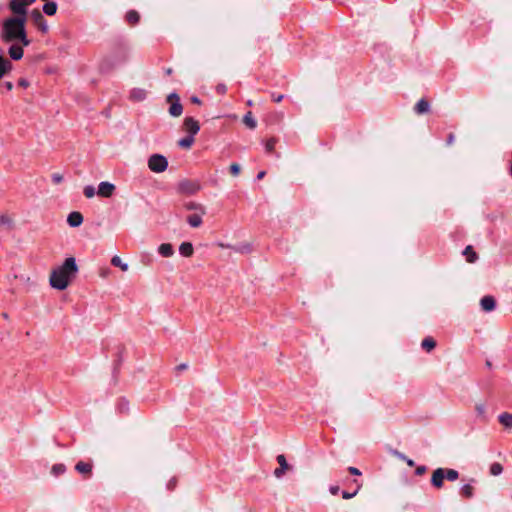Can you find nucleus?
Returning a JSON list of instances; mask_svg holds the SVG:
<instances>
[{
	"instance_id": "15",
	"label": "nucleus",
	"mask_w": 512,
	"mask_h": 512,
	"mask_svg": "<svg viewBox=\"0 0 512 512\" xmlns=\"http://www.w3.org/2000/svg\"><path fill=\"white\" fill-rule=\"evenodd\" d=\"M0 227L5 230H11L14 227L13 217L9 214H0Z\"/></svg>"
},
{
	"instance_id": "34",
	"label": "nucleus",
	"mask_w": 512,
	"mask_h": 512,
	"mask_svg": "<svg viewBox=\"0 0 512 512\" xmlns=\"http://www.w3.org/2000/svg\"><path fill=\"white\" fill-rule=\"evenodd\" d=\"M66 468L63 464H55L53 467H52V473L55 475V476H58V475H61L65 472Z\"/></svg>"
},
{
	"instance_id": "41",
	"label": "nucleus",
	"mask_w": 512,
	"mask_h": 512,
	"mask_svg": "<svg viewBox=\"0 0 512 512\" xmlns=\"http://www.w3.org/2000/svg\"><path fill=\"white\" fill-rule=\"evenodd\" d=\"M18 85H19L20 87L27 88V87L30 85V83H29V81H28L27 79H25V78H21V79H19V81H18Z\"/></svg>"
},
{
	"instance_id": "50",
	"label": "nucleus",
	"mask_w": 512,
	"mask_h": 512,
	"mask_svg": "<svg viewBox=\"0 0 512 512\" xmlns=\"http://www.w3.org/2000/svg\"><path fill=\"white\" fill-rule=\"evenodd\" d=\"M192 102L196 104H200L201 101L197 97H192Z\"/></svg>"
},
{
	"instance_id": "10",
	"label": "nucleus",
	"mask_w": 512,
	"mask_h": 512,
	"mask_svg": "<svg viewBox=\"0 0 512 512\" xmlns=\"http://www.w3.org/2000/svg\"><path fill=\"white\" fill-rule=\"evenodd\" d=\"M13 69V64L10 60L0 54V81Z\"/></svg>"
},
{
	"instance_id": "4",
	"label": "nucleus",
	"mask_w": 512,
	"mask_h": 512,
	"mask_svg": "<svg viewBox=\"0 0 512 512\" xmlns=\"http://www.w3.org/2000/svg\"><path fill=\"white\" fill-rule=\"evenodd\" d=\"M220 247L224 248V253L227 254H250L253 252L252 246L248 242H243L235 245H224L218 244Z\"/></svg>"
},
{
	"instance_id": "5",
	"label": "nucleus",
	"mask_w": 512,
	"mask_h": 512,
	"mask_svg": "<svg viewBox=\"0 0 512 512\" xmlns=\"http://www.w3.org/2000/svg\"><path fill=\"white\" fill-rule=\"evenodd\" d=\"M35 0H10L9 7L16 16L26 17L27 6L31 5Z\"/></svg>"
},
{
	"instance_id": "49",
	"label": "nucleus",
	"mask_w": 512,
	"mask_h": 512,
	"mask_svg": "<svg viewBox=\"0 0 512 512\" xmlns=\"http://www.w3.org/2000/svg\"><path fill=\"white\" fill-rule=\"evenodd\" d=\"M264 176H265V172H264V171H261V172H259V173H258V175H257V179H258V180H261Z\"/></svg>"
},
{
	"instance_id": "56",
	"label": "nucleus",
	"mask_w": 512,
	"mask_h": 512,
	"mask_svg": "<svg viewBox=\"0 0 512 512\" xmlns=\"http://www.w3.org/2000/svg\"><path fill=\"white\" fill-rule=\"evenodd\" d=\"M171 485H172V486H175V483H174V482H170L169 487H170Z\"/></svg>"
},
{
	"instance_id": "45",
	"label": "nucleus",
	"mask_w": 512,
	"mask_h": 512,
	"mask_svg": "<svg viewBox=\"0 0 512 512\" xmlns=\"http://www.w3.org/2000/svg\"><path fill=\"white\" fill-rule=\"evenodd\" d=\"M425 472H426L425 466H418L415 471L416 475H419V476L423 475Z\"/></svg>"
},
{
	"instance_id": "47",
	"label": "nucleus",
	"mask_w": 512,
	"mask_h": 512,
	"mask_svg": "<svg viewBox=\"0 0 512 512\" xmlns=\"http://www.w3.org/2000/svg\"><path fill=\"white\" fill-rule=\"evenodd\" d=\"M3 85L8 91H11L13 89V83L10 81H6Z\"/></svg>"
},
{
	"instance_id": "52",
	"label": "nucleus",
	"mask_w": 512,
	"mask_h": 512,
	"mask_svg": "<svg viewBox=\"0 0 512 512\" xmlns=\"http://www.w3.org/2000/svg\"><path fill=\"white\" fill-rule=\"evenodd\" d=\"M475 259H476V258H473V257L467 258V260H468V262H469V263H473Z\"/></svg>"
},
{
	"instance_id": "42",
	"label": "nucleus",
	"mask_w": 512,
	"mask_h": 512,
	"mask_svg": "<svg viewBox=\"0 0 512 512\" xmlns=\"http://www.w3.org/2000/svg\"><path fill=\"white\" fill-rule=\"evenodd\" d=\"M356 494H357V490H356L355 492H353V493H349V492H347V491H343V492H342V497H343L344 499H351V498H353Z\"/></svg>"
},
{
	"instance_id": "12",
	"label": "nucleus",
	"mask_w": 512,
	"mask_h": 512,
	"mask_svg": "<svg viewBox=\"0 0 512 512\" xmlns=\"http://www.w3.org/2000/svg\"><path fill=\"white\" fill-rule=\"evenodd\" d=\"M147 97V91L143 88L135 87L130 91V99L135 102H141Z\"/></svg>"
},
{
	"instance_id": "54",
	"label": "nucleus",
	"mask_w": 512,
	"mask_h": 512,
	"mask_svg": "<svg viewBox=\"0 0 512 512\" xmlns=\"http://www.w3.org/2000/svg\"><path fill=\"white\" fill-rule=\"evenodd\" d=\"M179 368H181V369H185V368H186V365H185V364H182V365H180V366H179Z\"/></svg>"
},
{
	"instance_id": "1",
	"label": "nucleus",
	"mask_w": 512,
	"mask_h": 512,
	"mask_svg": "<svg viewBox=\"0 0 512 512\" xmlns=\"http://www.w3.org/2000/svg\"><path fill=\"white\" fill-rule=\"evenodd\" d=\"M78 273V266L75 258H66V260L54 267L50 274L49 283L52 288L57 290H65L75 279Z\"/></svg>"
},
{
	"instance_id": "37",
	"label": "nucleus",
	"mask_w": 512,
	"mask_h": 512,
	"mask_svg": "<svg viewBox=\"0 0 512 512\" xmlns=\"http://www.w3.org/2000/svg\"><path fill=\"white\" fill-rule=\"evenodd\" d=\"M240 171H241V167L239 164L232 163L230 165V172L232 173L233 176H238L240 174Z\"/></svg>"
},
{
	"instance_id": "39",
	"label": "nucleus",
	"mask_w": 512,
	"mask_h": 512,
	"mask_svg": "<svg viewBox=\"0 0 512 512\" xmlns=\"http://www.w3.org/2000/svg\"><path fill=\"white\" fill-rule=\"evenodd\" d=\"M398 457L402 460H404L408 466L413 467L415 465V462L412 459L407 458L405 455L401 453H397Z\"/></svg>"
},
{
	"instance_id": "11",
	"label": "nucleus",
	"mask_w": 512,
	"mask_h": 512,
	"mask_svg": "<svg viewBox=\"0 0 512 512\" xmlns=\"http://www.w3.org/2000/svg\"><path fill=\"white\" fill-rule=\"evenodd\" d=\"M277 462L279 464V468L275 469L274 475L276 478H281L284 473L289 469V465L286 461V458L284 455H278L277 456Z\"/></svg>"
},
{
	"instance_id": "24",
	"label": "nucleus",
	"mask_w": 512,
	"mask_h": 512,
	"mask_svg": "<svg viewBox=\"0 0 512 512\" xmlns=\"http://www.w3.org/2000/svg\"><path fill=\"white\" fill-rule=\"evenodd\" d=\"M174 250L170 243H163L158 247V253L163 256H169L173 254Z\"/></svg>"
},
{
	"instance_id": "36",
	"label": "nucleus",
	"mask_w": 512,
	"mask_h": 512,
	"mask_svg": "<svg viewBox=\"0 0 512 512\" xmlns=\"http://www.w3.org/2000/svg\"><path fill=\"white\" fill-rule=\"evenodd\" d=\"M475 410L480 417H485L486 406L484 403H478L475 406Z\"/></svg>"
},
{
	"instance_id": "38",
	"label": "nucleus",
	"mask_w": 512,
	"mask_h": 512,
	"mask_svg": "<svg viewBox=\"0 0 512 512\" xmlns=\"http://www.w3.org/2000/svg\"><path fill=\"white\" fill-rule=\"evenodd\" d=\"M275 140L274 139H269L266 143H265V149L267 152H272L274 147H275Z\"/></svg>"
},
{
	"instance_id": "46",
	"label": "nucleus",
	"mask_w": 512,
	"mask_h": 512,
	"mask_svg": "<svg viewBox=\"0 0 512 512\" xmlns=\"http://www.w3.org/2000/svg\"><path fill=\"white\" fill-rule=\"evenodd\" d=\"M329 491L332 495H337L339 492V486H336V485L330 486Z\"/></svg>"
},
{
	"instance_id": "19",
	"label": "nucleus",
	"mask_w": 512,
	"mask_h": 512,
	"mask_svg": "<svg viewBox=\"0 0 512 512\" xmlns=\"http://www.w3.org/2000/svg\"><path fill=\"white\" fill-rule=\"evenodd\" d=\"M111 263L113 266L120 268L121 271L126 272L129 268V264L126 261V258H111Z\"/></svg>"
},
{
	"instance_id": "7",
	"label": "nucleus",
	"mask_w": 512,
	"mask_h": 512,
	"mask_svg": "<svg viewBox=\"0 0 512 512\" xmlns=\"http://www.w3.org/2000/svg\"><path fill=\"white\" fill-rule=\"evenodd\" d=\"M184 130L190 134V136L196 135L200 130V125L198 121H196L192 117H187L183 123Z\"/></svg>"
},
{
	"instance_id": "21",
	"label": "nucleus",
	"mask_w": 512,
	"mask_h": 512,
	"mask_svg": "<svg viewBox=\"0 0 512 512\" xmlns=\"http://www.w3.org/2000/svg\"><path fill=\"white\" fill-rule=\"evenodd\" d=\"M179 252L183 256H189L194 253L193 245L190 242H183L179 247Z\"/></svg>"
},
{
	"instance_id": "25",
	"label": "nucleus",
	"mask_w": 512,
	"mask_h": 512,
	"mask_svg": "<svg viewBox=\"0 0 512 512\" xmlns=\"http://www.w3.org/2000/svg\"><path fill=\"white\" fill-rule=\"evenodd\" d=\"M43 11L45 14L52 16L57 11V4L55 2H47L43 6Z\"/></svg>"
},
{
	"instance_id": "20",
	"label": "nucleus",
	"mask_w": 512,
	"mask_h": 512,
	"mask_svg": "<svg viewBox=\"0 0 512 512\" xmlns=\"http://www.w3.org/2000/svg\"><path fill=\"white\" fill-rule=\"evenodd\" d=\"M461 495L466 499H471L474 496V487L472 484H464L460 489Z\"/></svg>"
},
{
	"instance_id": "17",
	"label": "nucleus",
	"mask_w": 512,
	"mask_h": 512,
	"mask_svg": "<svg viewBox=\"0 0 512 512\" xmlns=\"http://www.w3.org/2000/svg\"><path fill=\"white\" fill-rule=\"evenodd\" d=\"M35 22L37 27L43 32L46 33L49 29L47 21L44 19L41 13L37 12L35 14Z\"/></svg>"
},
{
	"instance_id": "2",
	"label": "nucleus",
	"mask_w": 512,
	"mask_h": 512,
	"mask_svg": "<svg viewBox=\"0 0 512 512\" xmlns=\"http://www.w3.org/2000/svg\"><path fill=\"white\" fill-rule=\"evenodd\" d=\"M26 17L14 16L4 20L1 39L4 42L19 41L23 46L30 45L25 31Z\"/></svg>"
},
{
	"instance_id": "53",
	"label": "nucleus",
	"mask_w": 512,
	"mask_h": 512,
	"mask_svg": "<svg viewBox=\"0 0 512 512\" xmlns=\"http://www.w3.org/2000/svg\"><path fill=\"white\" fill-rule=\"evenodd\" d=\"M453 141V135H450L449 136V143H451Z\"/></svg>"
},
{
	"instance_id": "30",
	"label": "nucleus",
	"mask_w": 512,
	"mask_h": 512,
	"mask_svg": "<svg viewBox=\"0 0 512 512\" xmlns=\"http://www.w3.org/2000/svg\"><path fill=\"white\" fill-rule=\"evenodd\" d=\"M445 478L451 482L459 478V473L455 469H445Z\"/></svg>"
},
{
	"instance_id": "14",
	"label": "nucleus",
	"mask_w": 512,
	"mask_h": 512,
	"mask_svg": "<svg viewBox=\"0 0 512 512\" xmlns=\"http://www.w3.org/2000/svg\"><path fill=\"white\" fill-rule=\"evenodd\" d=\"M83 222V216L79 212H71L67 217V223L71 227H78Z\"/></svg>"
},
{
	"instance_id": "16",
	"label": "nucleus",
	"mask_w": 512,
	"mask_h": 512,
	"mask_svg": "<svg viewBox=\"0 0 512 512\" xmlns=\"http://www.w3.org/2000/svg\"><path fill=\"white\" fill-rule=\"evenodd\" d=\"M23 54H24V52H23V48L21 46L12 45L9 48V56L13 60H20L23 57Z\"/></svg>"
},
{
	"instance_id": "23",
	"label": "nucleus",
	"mask_w": 512,
	"mask_h": 512,
	"mask_svg": "<svg viewBox=\"0 0 512 512\" xmlns=\"http://www.w3.org/2000/svg\"><path fill=\"white\" fill-rule=\"evenodd\" d=\"M421 346L427 352L433 350L436 346V342L432 337H426L422 340Z\"/></svg>"
},
{
	"instance_id": "31",
	"label": "nucleus",
	"mask_w": 512,
	"mask_h": 512,
	"mask_svg": "<svg viewBox=\"0 0 512 512\" xmlns=\"http://www.w3.org/2000/svg\"><path fill=\"white\" fill-rule=\"evenodd\" d=\"M139 14L138 12L131 10L126 14V19L131 24H136L139 21Z\"/></svg>"
},
{
	"instance_id": "26",
	"label": "nucleus",
	"mask_w": 512,
	"mask_h": 512,
	"mask_svg": "<svg viewBox=\"0 0 512 512\" xmlns=\"http://www.w3.org/2000/svg\"><path fill=\"white\" fill-rule=\"evenodd\" d=\"M243 122L250 129H254L257 125L256 120L254 119L251 112H247L243 118Z\"/></svg>"
},
{
	"instance_id": "44",
	"label": "nucleus",
	"mask_w": 512,
	"mask_h": 512,
	"mask_svg": "<svg viewBox=\"0 0 512 512\" xmlns=\"http://www.w3.org/2000/svg\"><path fill=\"white\" fill-rule=\"evenodd\" d=\"M348 471L352 474V475H356V476H359L361 475V472L358 468L356 467H349L348 468Z\"/></svg>"
},
{
	"instance_id": "55",
	"label": "nucleus",
	"mask_w": 512,
	"mask_h": 512,
	"mask_svg": "<svg viewBox=\"0 0 512 512\" xmlns=\"http://www.w3.org/2000/svg\"><path fill=\"white\" fill-rule=\"evenodd\" d=\"M171 485H172V486H175V483H174V482H170L169 487H170Z\"/></svg>"
},
{
	"instance_id": "28",
	"label": "nucleus",
	"mask_w": 512,
	"mask_h": 512,
	"mask_svg": "<svg viewBox=\"0 0 512 512\" xmlns=\"http://www.w3.org/2000/svg\"><path fill=\"white\" fill-rule=\"evenodd\" d=\"M194 143V136H188L178 141V145L181 148L189 149Z\"/></svg>"
},
{
	"instance_id": "18",
	"label": "nucleus",
	"mask_w": 512,
	"mask_h": 512,
	"mask_svg": "<svg viewBox=\"0 0 512 512\" xmlns=\"http://www.w3.org/2000/svg\"><path fill=\"white\" fill-rule=\"evenodd\" d=\"M75 469L84 475H89L92 470V464L80 461L76 464Z\"/></svg>"
},
{
	"instance_id": "27",
	"label": "nucleus",
	"mask_w": 512,
	"mask_h": 512,
	"mask_svg": "<svg viewBox=\"0 0 512 512\" xmlns=\"http://www.w3.org/2000/svg\"><path fill=\"white\" fill-rule=\"evenodd\" d=\"M417 113L422 114L429 110V103L423 99L419 100L415 106Z\"/></svg>"
},
{
	"instance_id": "33",
	"label": "nucleus",
	"mask_w": 512,
	"mask_h": 512,
	"mask_svg": "<svg viewBox=\"0 0 512 512\" xmlns=\"http://www.w3.org/2000/svg\"><path fill=\"white\" fill-rule=\"evenodd\" d=\"M188 223H189V225H190V226H192V227H198V226H200V225H201V223H202V219H201V217H200V216H198V215H191V216H189V218H188Z\"/></svg>"
},
{
	"instance_id": "9",
	"label": "nucleus",
	"mask_w": 512,
	"mask_h": 512,
	"mask_svg": "<svg viewBox=\"0 0 512 512\" xmlns=\"http://www.w3.org/2000/svg\"><path fill=\"white\" fill-rule=\"evenodd\" d=\"M115 191V185L110 183V182H107V181H103V182H100L99 186H98V190H97V194L101 197H110Z\"/></svg>"
},
{
	"instance_id": "51",
	"label": "nucleus",
	"mask_w": 512,
	"mask_h": 512,
	"mask_svg": "<svg viewBox=\"0 0 512 512\" xmlns=\"http://www.w3.org/2000/svg\"><path fill=\"white\" fill-rule=\"evenodd\" d=\"M226 90L225 86H218V91L224 93Z\"/></svg>"
},
{
	"instance_id": "13",
	"label": "nucleus",
	"mask_w": 512,
	"mask_h": 512,
	"mask_svg": "<svg viewBox=\"0 0 512 512\" xmlns=\"http://www.w3.org/2000/svg\"><path fill=\"white\" fill-rule=\"evenodd\" d=\"M480 305L483 311L491 312L495 309L496 302L492 296H484L480 301Z\"/></svg>"
},
{
	"instance_id": "3",
	"label": "nucleus",
	"mask_w": 512,
	"mask_h": 512,
	"mask_svg": "<svg viewBox=\"0 0 512 512\" xmlns=\"http://www.w3.org/2000/svg\"><path fill=\"white\" fill-rule=\"evenodd\" d=\"M148 168L154 173H162L168 168V160L161 154H153L148 158Z\"/></svg>"
},
{
	"instance_id": "48",
	"label": "nucleus",
	"mask_w": 512,
	"mask_h": 512,
	"mask_svg": "<svg viewBox=\"0 0 512 512\" xmlns=\"http://www.w3.org/2000/svg\"><path fill=\"white\" fill-rule=\"evenodd\" d=\"M283 98H284V96H283V95H272V99H273V101H275V102H277V103H278V102H281Z\"/></svg>"
},
{
	"instance_id": "6",
	"label": "nucleus",
	"mask_w": 512,
	"mask_h": 512,
	"mask_svg": "<svg viewBox=\"0 0 512 512\" xmlns=\"http://www.w3.org/2000/svg\"><path fill=\"white\" fill-rule=\"evenodd\" d=\"M167 101L170 103L169 114L172 117H179L183 112L179 96L176 93H171L168 95Z\"/></svg>"
},
{
	"instance_id": "35",
	"label": "nucleus",
	"mask_w": 512,
	"mask_h": 512,
	"mask_svg": "<svg viewBox=\"0 0 512 512\" xmlns=\"http://www.w3.org/2000/svg\"><path fill=\"white\" fill-rule=\"evenodd\" d=\"M96 194L95 188L91 185L84 187V195L87 198H93Z\"/></svg>"
},
{
	"instance_id": "43",
	"label": "nucleus",
	"mask_w": 512,
	"mask_h": 512,
	"mask_svg": "<svg viewBox=\"0 0 512 512\" xmlns=\"http://www.w3.org/2000/svg\"><path fill=\"white\" fill-rule=\"evenodd\" d=\"M63 180L62 175L60 174H53L52 175V181L56 184L60 183Z\"/></svg>"
},
{
	"instance_id": "8",
	"label": "nucleus",
	"mask_w": 512,
	"mask_h": 512,
	"mask_svg": "<svg viewBox=\"0 0 512 512\" xmlns=\"http://www.w3.org/2000/svg\"><path fill=\"white\" fill-rule=\"evenodd\" d=\"M444 479H445V469L444 468H437L436 470H434V472L432 474L431 484L435 488L440 489V488L443 487Z\"/></svg>"
},
{
	"instance_id": "22",
	"label": "nucleus",
	"mask_w": 512,
	"mask_h": 512,
	"mask_svg": "<svg viewBox=\"0 0 512 512\" xmlns=\"http://www.w3.org/2000/svg\"><path fill=\"white\" fill-rule=\"evenodd\" d=\"M499 422L505 426L506 428H512V414L510 413H502L498 417Z\"/></svg>"
},
{
	"instance_id": "32",
	"label": "nucleus",
	"mask_w": 512,
	"mask_h": 512,
	"mask_svg": "<svg viewBox=\"0 0 512 512\" xmlns=\"http://www.w3.org/2000/svg\"><path fill=\"white\" fill-rule=\"evenodd\" d=\"M503 472V466L498 463V462H495L493 463L491 466H490V474L493 475V476H498L500 475L501 473Z\"/></svg>"
},
{
	"instance_id": "40",
	"label": "nucleus",
	"mask_w": 512,
	"mask_h": 512,
	"mask_svg": "<svg viewBox=\"0 0 512 512\" xmlns=\"http://www.w3.org/2000/svg\"><path fill=\"white\" fill-rule=\"evenodd\" d=\"M463 256H476L472 246H467L463 251Z\"/></svg>"
},
{
	"instance_id": "29",
	"label": "nucleus",
	"mask_w": 512,
	"mask_h": 512,
	"mask_svg": "<svg viewBox=\"0 0 512 512\" xmlns=\"http://www.w3.org/2000/svg\"><path fill=\"white\" fill-rule=\"evenodd\" d=\"M181 189L187 193H194L199 189V186L197 184L184 182L181 184Z\"/></svg>"
}]
</instances>
